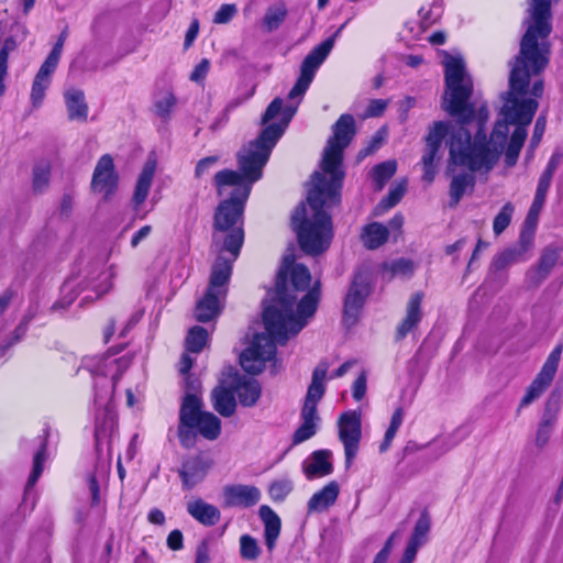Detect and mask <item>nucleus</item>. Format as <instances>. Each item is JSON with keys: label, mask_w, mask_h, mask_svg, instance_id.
<instances>
[{"label": "nucleus", "mask_w": 563, "mask_h": 563, "mask_svg": "<svg viewBox=\"0 0 563 563\" xmlns=\"http://www.w3.org/2000/svg\"><path fill=\"white\" fill-rule=\"evenodd\" d=\"M295 249L289 247L276 277V290L264 308L263 322L267 333L255 334L251 345L240 355V364L250 374L261 373L284 345L298 334L313 317L320 300V282L311 288V274L303 264H295Z\"/></svg>", "instance_id": "f257e3e1"}, {"label": "nucleus", "mask_w": 563, "mask_h": 563, "mask_svg": "<svg viewBox=\"0 0 563 563\" xmlns=\"http://www.w3.org/2000/svg\"><path fill=\"white\" fill-rule=\"evenodd\" d=\"M254 183L241 169L240 173L223 169L214 176L219 196L225 194L227 187H232L233 190L214 213L211 252L216 255V261L211 266L206 294L196 305L195 317L199 322L211 321L221 313L233 264L244 242L243 211Z\"/></svg>", "instance_id": "f03ea898"}, {"label": "nucleus", "mask_w": 563, "mask_h": 563, "mask_svg": "<svg viewBox=\"0 0 563 563\" xmlns=\"http://www.w3.org/2000/svg\"><path fill=\"white\" fill-rule=\"evenodd\" d=\"M332 136L323 150L321 170L311 176L307 203L295 210L291 222L301 250L309 255H318L329 249L333 239L332 219L325 209L341 201L344 179L342 169L343 151L355 135V120L351 114H342L332 128Z\"/></svg>", "instance_id": "7ed1b4c3"}, {"label": "nucleus", "mask_w": 563, "mask_h": 563, "mask_svg": "<svg viewBox=\"0 0 563 563\" xmlns=\"http://www.w3.org/2000/svg\"><path fill=\"white\" fill-rule=\"evenodd\" d=\"M340 31L336 30L333 37L324 40L305 57L300 66V76L288 93L289 103L285 104L282 98H275L262 117V124L266 126L254 141L249 142L239 152V169L245 173L251 180L257 181L262 178L263 168L274 146L296 114L301 98L312 82L317 70L332 51L334 37Z\"/></svg>", "instance_id": "20e7f679"}, {"label": "nucleus", "mask_w": 563, "mask_h": 563, "mask_svg": "<svg viewBox=\"0 0 563 563\" xmlns=\"http://www.w3.org/2000/svg\"><path fill=\"white\" fill-rule=\"evenodd\" d=\"M340 31L336 30L333 37L324 40L305 57L300 66V76L288 93L289 103L285 104L282 98H275L262 117V124L266 126L254 141L249 142L239 152V169L245 173L251 180L257 181L262 178L263 168L274 146L296 114L301 98L312 82L317 70L332 51L334 37Z\"/></svg>", "instance_id": "39448f33"}, {"label": "nucleus", "mask_w": 563, "mask_h": 563, "mask_svg": "<svg viewBox=\"0 0 563 563\" xmlns=\"http://www.w3.org/2000/svg\"><path fill=\"white\" fill-rule=\"evenodd\" d=\"M340 31L336 30L333 37L324 40L305 57L300 66V76L288 93L289 103L285 104L282 98H275L262 117V124L266 126L254 141L249 142L239 152V169L245 173L251 180L257 181L262 178L263 168L274 146L296 114L301 98L312 82L317 70L332 51L334 37Z\"/></svg>", "instance_id": "423d86ee"}, {"label": "nucleus", "mask_w": 563, "mask_h": 563, "mask_svg": "<svg viewBox=\"0 0 563 563\" xmlns=\"http://www.w3.org/2000/svg\"><path fill=\"white\" fill-rule=\"evenodd\" d=\"M446 137H449L450 145V161L445 173L451 179L449 206L454 207L457 203V174L455 173V168L457 166V150L454 144V140L456 137L454 125L451 121H434L428 129V133L424 136L426 148L421 157V163L423 165L422 179L429 184L434 180V162L439 158V151L442 142Z\"/></svg>", "instance_id": "0eeeda50"}, {"label": "nucleus", "mask_w": 563, "mask_h": 563, "mask_svg": "<svg viewBox=\"0 0 563 563\" xmlns=\"http://www.w3.org/2000/svg\"><path fill=\"white\" fill-rule=\"evenodd\" d=\"M82 366L93 377L102 380L95 383V402L103 405L111 398L121 374L128 367V361L114 358L112 355L86 356Z\"/></svg>", "instance_id": "6e6552de"}, {"label": "nucleus", "mask_w": 563, "mask_h": 563, "mask_svg": "<svg viewBox=\"0 0 563 563\" xmlns=\"http://www.w3.org/2000/svg\"><path fill=\"white\" fill-rule=\"evenodd\" d=\"M339 439L344 446L345 466L350 467L357 455L362 438L361 415L357 411L343 412L338 421Z\"/></svg>", "instance_id": "1a4fd4ad"}, {"label": "nucleus", "mask_w": 563, "mask_h": 563, "mask_svg": "<svg viewBox=\"0 0 563 563\" xmlns=\"http://www.w3.org/2000/svg\"><path fill=\"white\" fill-rule=\"evenodd\" d=\"M562 354V345H558L549 354L544 362L541 371L538 373L536 378L529 385L522 397L518 410L529 406L531 402L540 398L543 393L550 387L556 374L560 358Z\"/></svg>", "instance_id": "9d476101"}, {"label": "nucleus", "mask_w": 563, "mask_h": 563, "mask_svg": "<svg viewBox=\"0 0 563 563\" xmlns=\"http://www.w3.org/2000/svg\"><path fill=\"white\" fill-rule=\"evenodd\" d=\"M7 25L0 22V96L5 92L4 79L8 75V57L14 52L19 45L25 41L27 36V27L25 24L14 21L8 32Z\"/></svg>", "instance_id": "9b49d317"}, {"label": "nucleus", "mask_w": 563, "mask_h": 563, "mask_svg": "<svg viewBox=\"0 0 563 563\" xmlns=\"http://www.w3.org/2000/svg\"><path fill=\"white\" fill-rule=\"evenodd\" d=\"M444 66V90L440 99V108L451 118L457 117V56L446 51H439Z\"/></svg>", "instance_id": "f8f14e48"}, {"label": "nucleus", "mask_w": 563, "mask_h": 563, "mask_svg": "<svg viewBox=\"0 0 563 563\" xmlns=\"http://www.w3.org/2000/svg\"><path fill=\"white\" fill-rule=\"evenodd\" d=\"M212 465V459L206 454L200 453L185 457L181 462V466L178 470V475L181 478L183 489L191 490L199 483H201Z\"/></svg>", "instance_id": "ddd939ff"}, {"label": "nucleus", "mask_w": 563, "mask_h": 563, "mask_svg": "<svg viewBox=\"0 0 563 563\" xmlns=\"http://www.w3.org/2000/svg\"><path fill=\"white\" fill-rule=\"evenodd\" d=\"M118 177L114 173V164L111 155H102L93 170L91 187L93 191L109 197L117 188Z\"/></svg>", "instance_id": "4468645a"}, {"label": "nucleus", "mask_w": 563, "mask_h": 563, "mask_svg": "<svg viewBox=\"0 0 563 563\" xmlns=\"http://www.w3.org/2000/svg\"><path fill=\"white\" fill-rule=\"evenodd\" d=\"M423 294L417 291L412 294L406 305V314L399 322L395 333V340L401 341L409 333L413 332L422 320V305Z\"/></svg>", "instance_id": "2eb2a0df"}, {"label": "nucleus", "mask_w": 563, "mask_h": 563, "mask_svg": "<svg viewBox=\"0 0 563 563\" xmlns=\"http://www.w3.org/2000/svg\"><path fill=\"white\" fill-rule=\"evenodd\" d=\"M224 505L227 507L249 508L261 499V490L253 485H228L223 488Z\"/></svg>", "instance_id": "dca6fc26"}, {"label": "nucleus", "mask_w": 563, "mask_h": 563, "mask_svg": "<svg viewBox=\"0 0 563 563\" xmlns=\"http://www.w3.org/2000/svg\"><path fill=\"white\" fill-rule=\"evenodd\" d=\"M369 285L361 275L355 276L344 301V318L355 321L358 311L369 295Z\"/></svg>", "instance_id": "f3484780"}, {"label": "nucleus", "mask_w": 563, "mask_h": 563, "mask_svg": "<svg viewBox=\"0 0 563 563\" xmlns=\"http://www.w3.org/2000/svg\"><path fill=\"white\" fill-rule=\"evenodd\" d=\"M329 367L330 364L328 361L322 360L313 369L311 383L308 387L302 409L317 411V405L325 391L324 380L327 378Z\"/></svg>", "instance_id": "a211bd4d"}, {"label": "nucleus", "mask_w": 563, "mask_h": 563, "mask_svg": "<svg viewBox=\"0 0 563 563\" xmlns=\"http://www.w3.org/2000/svg\"><path fill=\"white\" fill-rule=\"evenodd\" d=\"M332 453L329 450L314 451L303 463V473L308 479L330 475L333 472Z\"/></svg>", "instance_id": "6ab92c4d"}, {"label": "nucleus", "mask_w": 563, "mask_h": 563, "mask_svg": "<svg viewBox=\"0 0 563 563\" xmlns=\"http://www.w3.org/2000/svg\"><path fill=\"white\" fill-rule=\"evenodd\" d=\"M213 408L223 417H231L236 407L235 391L232 387V378L230 382H221L211 395Z\"/></svg>", "instance_id": "aec40b11"}, {"label": "nucleus", "mask_w": 563, "mask_h": 563, "mask_svg": "<svg viewBox=\"0 0 563 563\" xmlns=\"http://www.w3.org/2000/svg\"><path fill=\"white\" fill-rule=\"evenodd\" d=\"M186 509L195 520L206 527L216 526L221 518L220 510L216 506L206 503L201 498H197L187 503Z\"/></svg>", "instance_id": "412c9836"}, {"label": "nucleus", "mask_w": 563, "mask_h": 563, "mask_svg": "<svg viewBox=\"0 0 563 563\" xmlns=\"http://www.w3.org/2000/svg\"><path fill=\"white\" fill-rule=\"evenodd\" d=\"M258 515L264 523V537L267 550L272 552L275 549L277 539L280 534L282 521L278 515L266 505L260 507Z\"/></svg>", "instance_id": "4be33fe9"}, {"label": "nucleus", "mask_w": 563, "mask_h": 563, "mask_svg": "<svg viewBox=\"0 0 563 563\" xmlns=\"http://www.w3.org/2000/svg\"><path fill=\"white\" fill-rule=\"evenodd\" d=\"M68 119L70 121L86 122L88 118V104L85 93L77 88H69L64 92Z\"/></svg>", "instance_id": "5701e85b"}, {"label": "nucleus", "mask_w": 563, "mask_h": 563, "mask_svg": "<svg viewBox=\"0 0 563 563\" xmlns=\"http://www.w3.org/2000/svg\"><path fill=\"white\" fill-rule=\"evenodd\" d=\"M232 387L244 407L254 406L261 396V386L256 379L234 376Z\"/></svg>", "instance_id": "b1692460"}, {"label": "nucleus", "mask_w": 563, "mask_h": 563, "mask_svg": "<svg viewBox=\"0 0 563 563\" xmlns=\"http://www.w3.org/2000/svg\"><path fill=\"white\" fill-rule=\"evenodd\" d=\"M56 68L57 67L49 65L46 62H44L41 65L32 84L31 102L33 107L37 108L42 104L45 98V92L51 86L52 76L55 73Z\"/></svg>", "instance_id": "393cba45"}, {"label": "nucleus", "mask_w": 563, "mask_h": 563, "mask_svg": "<svg viewBox=\"0 0 563 563\" xmlns=\"http://www.w3.org/2000/svg\"><path fill=\"white\" fill-rule=\"evenodd\" d=\"M155 169L156 161L154 158H148L142 168L134 189L132 201L134 203L135 210L139 209V207L146 200L148 196L155 175Z\"/></svg>", "instance_id": "a878e982"}, {"label": "nucleus", "mask_w": 563, "mask_h": 563, "mask_svg": "<svg viewBox=\"0 0 563 563\" xmlns=\"http://www.w3.org/2000/svg\"><path fill=\"white\" fill-rule=\"evenodd\" d=\"M339 484L334 481L328 483L321 490L314 493L308 501L309 512H321L332 506L339 496Z\"/></svg>", "instance_id": "bb28decb"}, {"label": "nucleus", "mask_w": 563, "mask_h": 563, "mask_svg": "<svg viewBox=\"0 0 563 563\" xmlns=\"http://www.w3.org/2000/svg\"><path fill=\"white\" fill-rule=\"evenodd\" d=\"M561 161L562 154H560L559 152H554L551 155L544 170L542 172L538 180L534 198L545 201L553 175L555 174L559 165L561 164Z\"/></svg>", "instance_id": "cd10ccee"}, {"label": "nucleus", "mask_w": 563, "mask_h": 563, "mask_svg": "<svg viewBox=\"0 0 563 563\" xmlns=\"http://www.w3.org/2000/svg\"><path fill=\"white\" fill-rule=\"evenodd\" d=\"M110 471L109 462H98L95 471L87 478V485L91 495V506L100 504V485L107 481Z\"/></svg>", "instance_id": "c85d7f7f"}, {"label": "nucleus", "mask_w": 563, "mask_h": 563, "mask_svg": "<svg viewBox=\"0 0 563 563\" xmlns=\"http://www.w3.org/2000/svg\"><path fill=\"white\" fill-rule=\"evenodd\" d=\"M388 236V228L378 222L366 225L361 235L364 246L368 250L380 247L387 241Z\"/></svg>", "instance_id": "c756f323"}, {"label": "nucleus", "mask_w": 563, "mask_h": 563, "mask_svg": "<svg viewBox=\"0 0 563 563\" xmlns=\"http://www.w3.org/2000/svg\"><path fill=\"white\" fill-rule=\"evenodd\" d=\"M205 412L201 411V401L200 399L192 394L187 395L181 404L180 408V423L188 428H194V423L202 416Z\"/></svg>", "instance_id": "7c9ffc66"}, {"label": "nucleus", "mask_w": 563, "mask_h": 563, "mask_svg": "<svg viewBox=\"0 0 563 563\" xmlns=\"http://www.w3.org/2000/svg\"><path fill=\"white\" fill-rule=\"evenodd\" d=\"M301 426L294 433V444L302 443L312 438L317 432L319 417L317 411L301 409Z\"/></svg>", "instance_id": "2f4dec72"}, {"label": "nucleus", "mask_w": 563, "mask_h": 563, "mask_svg": "<svg viewBox=\"0 0 563 563\" xmlns=\"http://www.w3.org/2000/svg\"><path fill=\"white\" fill-rule=\"evenodd\" d=\"M287 8L284 3H276L266 9L262 20V29L266 33H272L280 27L287 16Z\"/></svg>", "instance_id": "473e14b6"}, {"label": "nucleus", "mask_w": 563, "mask_h": 563, "mask_svg": "<svg viewBox=\"0 0 563 563\" xmlns=\"http://www.w3.org/2000/svg\"><path fill=\"white\" fill-rule=\"evenodd\" d=\"M194 428L198 429L199 433L208 439L216 440L221 431V422L218 417H216L211 412H205L199 419L194 423Z\"/></svg>", "instance_id": "72a5a7b5"}, {"label": "nucleus", "mask_w": 563, "mask_h": 563, "mask_svg": "<svg viewBox=\"0 0 563 563\" xmlns=\"http://www.w3.org/2000/svg\"><path fill=\"white\" fill-rule=\"evenodd\" d=\"M526 262L519 253H517L511 246L504 250L503 252L498 253L492 261L489 273L490 274H498L500 272L506 271L509 266Z\"/></svg>", "instance_id": "f704fd0d"}, {"label": "nucleus", "mask_w": 563, "mask_h": 563, "mask_svg": "<svg viewBox=\"0 0 563 563\" xmlns=\"http://www.w3.org/2000/svg\"><path fill=\"white\" fill-rule=\"evenodd\" d=\"M51 164L48 161H40L33 167L32 188L35 192H43L49 184Z\"/></svg>", "instance_id": "c9c22d12"}, {"label": "nucleus", "mask_w": 563, "mask_h": 563, "mask_svg": "<svg viewBox=\"0 0 563 563\" xmlns=\"http://www.w3.org/2000/svg\"><path fill=\"white\" fill-rule=\"evenodd\" d=\"M443 13L442 3L434 0L428 7H421L419 10L420 24L423 30L429 29L437 23Z\"/></svg>", "instance_id": "e433bc0d"}, {"label": "nucleus", "mask_w": 563, "mask_h": 563, "mask_svg": "<svg viewBox=\"0 0 563 563\" xmlns=\"http://www.w3.org/2000/svg\"><path fill=\"white\" fill-rule=\"evenodd\" d=\"M208 336V331L205 328L200 325L192 327L186 338L187 351L199 353L205 347Z\"/></svg>", "instance_id": "4c0bfd02"}, {"label": "nucleus", "mask_w": 563, "mask_h": 563, "mask_svg": "<svg viewBox=\"0 0 563 563\" xmlns=\"http://www.w3.org/2000/svg\"><path fill=\"white\" fill-rule=\"evenodd\" d=\"M396 170L397 162L395 159L383 162L373 168V179L379 190L395 175Z\"/></svg>", "instance_id": "58836bf2"}, {"label": "nucleus", "mask_w": 563, "mask_h": 563, "mask_svg": "<svg viewBox=\"0 0 563 563\" xmlns=\"http://www.w3.org/2000/svg\"><path fill=\"white\" fill-rule=\"evenodd\" d=\"M402 420H404V410H402V408L399 407L394 411L391 419H390L389 427L385 432L384 440L379 445L380 453L386 452L390 448L391 442H393L398 429L402 424Z\"/></svg>", "instance_id": "ea45409f"}, {"label": "nucleus", "mask_w": 563, "mask_h": 563, "mask_svg": "<svg viewBox=\"0 0 563 563\" xmlns=\"http://www.w3.org/2000/svg\"><path fill=\"white\" fill-rule=\"evenodd\" d=\"M402 420H404V410H402V408L399 407L394 411L391 419H390L389 427L385 432L384 440L379 445L380 453L386 452L390 448L391 442H393L398 429L402 424Z\"/></svg>", "instance_id": "a19ab883"}, {"label": "nucleus", "mask_w": 563, "mask_h": 563, "mask_svg": "<svg viewBox=\"0 0 563 563\" xmlns=\"http://www.w3.org/2000/svg\"><path fill=\"white\" fill-rule=\"evenodd\" d=\"M558 261V253L555 250L547 247L539 260V264L534 271L538 275V280L541 282L547 278Z\"/></svg>", "instance_id": "79ce46f5"}, {"label": "nucleus", "mask_w": 563, "mask_h": 563, "mask_svg": "<svg viewBox=\"0 0 563 563\" xmlns=\"http://www.w3.org/2000/svg\"><path fill=\"white\" fill-rule=\"evenodd\" d=\"M515 207L511 202L503 206L493 222V231L495 235H500L510 224L514 216Z\"/></svg>", "instance_id": "37998d69"}, {"label": "nucleus", "mask_w": 563, "mask_h": 563, "mask_svg": "<svg viewBox=\"0 0 563 563\" xmlns=\"http://www.w3.org/2000/svg\"><path fill=\"white\" fill-rule=\"evenodd\" d=\"M46 460V443L43 441L41 444V448L35 453L33 459V470L32 473L29 476L27 483H26V489L32 488L40 476L42 475L43 468H44V462Z\"/></svg>", "instance_id": "c03bdc74"}, {"label": "nucleus", "mask_w": 563, "mask_h": 563, "mask_svg": "<svg viewBox=\"0 0 563 563\" xmlns=\"http://www.w3.org/2000/svg\"><path fill=\"white\" fill-rule=\"evenodd\" d=\"M261 554V549L255 538L243 534L240 538V555L247 561H255Z\"/></svg>", "instance_id": "a18cd8bd"}, {"label": "nucleus", "mask_w": 563, "mask_h": 563, "mask_svg": "<svg viewBox=\"0 0 563 563\" xmlns=\"http://www.w3.org/2000/svg\"><path fill=\"white\" fill-rule=\"evenodd\" d=\"M536 229L523 227L518 243L511 246L523 260H528V253L532 249Z\"/></svg>", "instance_id": "49530a36"}, {"label": "nucleus", "mask_w": 563, "mask_h": 563, "mask_svg": "<svg viewBox=\"0 0 563 563\" xmlns=\"http://www.w3.org/2000/svg\"><path fill=\"white\" fill-rule=\"evenodd\" d=\"M294 489V483L289 478L274 481L268 488L269 496L275 501L284 500Z\"/></svg>", "instance_id": "de8ad7c7"}, {"label": "nucleus", "mask_w": 563, "mask_h": 563, "mask_svg": "<svg viewBox=\"0 0 563 563\" xmlns=\"http://www.w3.org/2000/svg\"><path fill=\"white\" fill-rule=\"evenodd\" d=\"M385 271L389 273L390 278L396 276L407 277L412 275L415 264L410 260L399 258L387 264Z\"/></svg>", "instance_id": "09e8293b"}, {"label": "nucleus", "mask_w": 563, "mask_h": 563, "mask_svg": "<svg viewBox=\"0 0 563 563\" xmlns=\"http://www.w3.org/2000/svg\"><path fill=\"white\" fill-rule=\"evenodd\" d=\"M429 531L430 518L427 512H422L420 518L416 522L413 532L409 541L421 547L427 541Z\"/></svg>", "instance_id": "8fccbe9b"}, {"label": "nucleus", "mask_w": 563, "mask_h": 563, "mask_svg": "<svg viewBox=\"0 0 563 563\" xmlns=\"http://www.w3.org/2000/svg\"><path fill=\"white\" fill-rule=\"evenodd\" d=\"M76 280L67 279L60 289L62 297L57 300L53 306V310L66 309L77 297V292H75Z\"/></svg>", "instance_id": "3c124183"}, {"label": "nucleus", "mask_w": 563, "mask_h": 563, "mask_svg": "<svg viewBox=\"0 0 563 563\" xmlns=\"http://www.w3.org/2000/svg\"><path fill=\"white\" fill-rule=\"evenodd\" d=\"M176 106V98L172 92H165L159 99L155 101L154 109L155 113L167 120L170 117L173 109Z\"/></svg>", "instance_id": "603ef678"}, {"label": "nucleus", "mask_w": 563, "mask_h": 563, "mask_svg": "<svg viewBox=\"0 0 563 563\" xmlns=\"http://www.w3.org/2000/svg\"><path fill=\"white\" fill-rule=\"evenodd\" d=\"M406 188H407L406 180H402V181L396 184L395 186H393L389 189L387 197L382 200L379 206L383 207L384 209H389V208L395 207L401 200L402 196L405 195Z\"/></svg>", "instance_id": "864d4df0"}, {"label": "nucleus", "mask_w": 563, "mask_h": 563, "mask_svg": "<svg viewBox=\"0 0 563 563\" xmlns=\"http://www.w3.org/2000/svg\"><path fill=\"white\" fill-rule=\"evenodd\" d=\"M111 278H112V274L109 271H102L99 274L98 283L90 285V287L92 288V290L96 294L95 298L101 297L102 295L107 294L111 289V287H112Z\"/></svg>", "instance_id": "5fc2aeb1"}, {"label": "nucleus", "mask_w": 563, "mask_h": 563, "mask_svg": "<svg viewBox=\"0 0 563 563\" xmlns=\"http://www.w3.org/2000/svg\"><path fill=\"white\" fill-rule=\"evenodd\" d=\"M558 411H559V405L555 401H553L552 399H549L545 405L542 420L539 426L553 429V427L556 422Z\"/></svg>", "instance_id": "6e6d98bb"}, {"label": "nucleus", "mask_w": 563, "mask_h": 563, "mask_svg": "<svg viewBox=\"0 0 563 563\" xmlns=\"http://www.w3.org/2000/svg\"><path fill=\"white\" fill-rule=\"evenodd\" d=\"M544 203H545V201L533 198V201H532L530 209L528 211V214L526 217L523 227H528L531 229L537 228L539 216L543 209Z\"/></svg>", "instance_id": "4d7b16f0"}, {"label": "nucleus", "mask_w": 563, "mask_h": 563, "mask_svg": "<svg viewBox=\"0 0 563 563\" xmlns=\"http://www.w3.org/2000/svg\"><path fill=\"white\" fill-rule=\"evenodd\" d=\"M67 35H68L67 29L62 31L57 42L55 43L54 47L52 48L51 53L48 54V56L46 57V59L44 62L57 67L59 59H60L62 52H63L64 43L67 38Z\"/></svg>", "instance_id": "13d9d810"}, {"label": "nucleus", "mask_w": 563, "mask_h": 563, "mask_svg": "<svg viewBox=\"0 0 563 563\" xmlns=\"http://www.w3.org/2000/svg\"><path fill=\"white\" fill-rule=\"evenodd\" d=\"M238 13L235 4H222L219 10L214 13L213 22L216 24H225L230 22Z\"/></svg>", "instance_id": "bf43d9fd"}, {"label": "nucleus", "mask_w": 563, "mask_h": 563, "mask_svg": "<svg viewBox=\"0 0 563 563\" xmlns=\"http://www.w3.org/2000/svg\"><path fill=\"white\" fill-rule=\"evenodd\" d=\"M545 117L540 115L534 123L533 134L530 140V147L532 151H534L539 146L541 139L545 132Z\"/></svg>", "instance_id": "052dcab7"}, {"label": "nucleus", "mask_w": 563, "mask_h": 563, "mask_svg": "<svg viewBox=\"0 0 563 563\" xmlns=\"http://www.w3.org/2000/svg\"><path fill=\"white\" fill-rule=\"evenodd\" d=\"M113 423H114V416L109 408H106L103 421L100 422L99 418L96 419V438H97V440L100 438L102 432H106V430L111 429L113 427Z\"/></svg>", "instance_id": "680f3d73"}, {"label": "nucleus", "mask_w": 563, "mask_h": 563, "mask_svg": "<svg viewBox=\"0 0 563 563\" xmlns=\"http://www.w3.org/2000/svg\"><path fill=\"white\" fill-rule=\"evenodd\" d=\"M210 70V62L203 58L190 74V80L195 82H202Z\"/></svg>", "instance_id": "e2e57ef3"}, {"label": "nucleus", "mask_w": 563, "mask_h": 563, "mask_svg": "<svg viewBox=\"0 0 563 563\" xmlns=\"http://www.w3.org/2000/svg\"><path fill=\"white\" fill-rule=\"evenodd\" d=\"M210 542L209 540L205 539L202 540L196 549V559L195 563H210L211 556H210Z\"/></svg>", "instance_id": "0e129e2a"}, {"label": "nucleus", "mask_w": 563, "mask_h": 563, "mask_svg": "<svg viewBox=\"0 0 563 563\" xmlns=\"http://www.w3.org/2000/svg\"><path fill=\"white\" fill-rule=\"evenodd\" d=\"M386 107H387V101H385L383 99H374L369 102L365 114H366V117H369V118L379 117L384 113Z\"/></svg>", "instance_id": "69168bd1"}, {"label": "nucleus", "mask_w": 563, "mask_h": 563, "mask_svg": "<svg viewBox=\"0 0 563 563\" xmlns=\"http://www.w3.org/2000/svg\"><path fill=\"white\" fill-rule=\"evenodd\" d=\"M194 428L185 427L180 423L178 428V437L183 446L190 448L195 443V434L192 433Z\"/></svg>", "instance_id": "338daca9"}, {"label": "nucleus", "mask_w": 563, "mask_h": 563, "mask_svg": "<svg viewBox=\"0 0 563 563\" xmlns=\"http://www.w3.org/2000/svg\"><path fill=\"white\" fill-rule=\"evenodd\" d=\"M217 162V156H208L200 159L195 169L196 177H201L205 175Z\"/></svg>", "instance_id": "774afa93"}]
</instances>
